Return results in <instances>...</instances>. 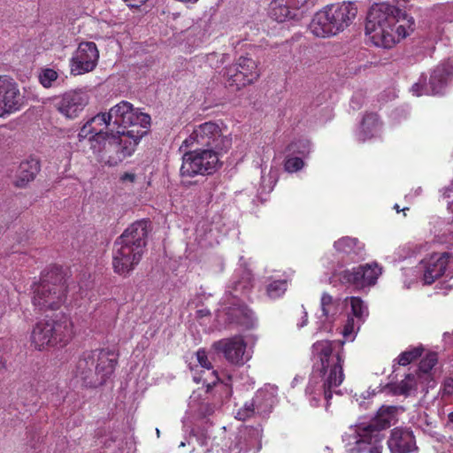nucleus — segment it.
Here are the masks:
<instances>
[{"mask_svg": "<svg viewBox=\"0 0 453 453\" xmlns=\"http://www.w3.org/2000/svg\"><path fill=\"white\" fill-rule=\"evenodd\" d=\"M345 340L317 341L311 346L312 372L305 393L312 406H317L321 397L328 403L332 392L344 380L343 365L345 341H353L356 336L354 318H348L342 332Z\"/></svg>", "mask_w": 453, "mask_h": 453, "instance_id": "nucleus-1", "label": "nucleus"}, {"mask_svg": "<svg viewBox=\"0 0 453 453\" xmlns=\"http://www.w3.org/2000/svg\"><path fill=\"white\" fill-rule=\"evenodd\" d=\"M414 19L395 5L380 3L369 9L365 35L372 42L383 49H391L401 39L413 32Z\"/></svg>", "mask_w": 453, "mask_h": 453, "instance_id": "nucleus-2", "label": "nucleus"}, {"mask_svg": "<svg viewBox=\"0 0 453 453\" xmlns=\"http://www.w3.org/2000/svg\"><path fill=\"white\" fill-rule=\"evenodd\" d=\"M150 227V220H137L115 240L112 266L116 273L127 276L140 263L147 244Z\"/></svg>", "mask_w": 453, "mask_h": 453, "instance_id": "nucleus-3", "label": "nucleus"}, {"mask_svg": "<svg viewBox=\"0 0 453 453\" xmlns=\"http://www.w3.org/2000/svg\"><path fill=\"white\" fill-rule=\"evenodd\" d=\"M116 365L117 356L110 349L85 351L77 362L75 376L86 387L96 388L113 373Z\"/></svg>", "mask_w": 453, "mask_h": 453, "instance_id": "nucleus-4", "label": "nucleus"}, {"mask_svg": "<svg viewBox=\"0 0 453 453\" xmlns=\"http://www.w3.org/2000/svg\"><path fill=\"white\" fill-rule=\"evenodd\" d=\"M357 14V6L354 2L327 5L313 16L310 30L318 37L335 35L348 27Z\"/></svg>", "mask_w": 453, "mask_h": 453, "instance_id": "nucleus-5", "label": "nucleus"}, {"mask_svg": "<svg viewBox=\"0 0 453 453\" xmlns=\"http://www.w3.org/2000/svg\"><path fill=\"white\" fill-rule=\"evenodd\" d=\"M397 412L395 406H382L368 422L357 425V449L360 453H381L383 436L380 432L396 422Z\"/></svg>", "mask_w": 453, "mask_h": 453, "instance_id": "nucleus-6", "label": "nucleus"}, {"mask_svg": "<svg viewBox=\"0 0 453 453\" xmlns=\"http://www.w3.org/2000/svg\"><path fill=\"white\" fill-rule=\"evenodd\" d=\"M54 268L42 277L34 290L33 304L40 311L58 310L65 302L67 293L76 288L66 282L58 267Z\"/></svg>", "mask_w": 453, "mask_h": 453, "instance_id": "nucleus-7", "label": "nucleus"}, {"mask_svg": "<svg viewBox=\"0 0 453 453\" xmlns=\"http://www.w3.org/2000/svg\"><path fill=\"white\" fill-rule=\"evenodd\" d=\"M145 130H116L99 142L100 149H91L105 165L115 166L133 154Z\"/></svg>", "mask_w": 453, "mask_h": 453, "instance_id": "nucleus-8", "label": "nucleus"}, {"mask_svg": "<svg viewBox=\"0 0 453 453\" xmlns=\"http://www.w3.org/2000/svg\"><path fill=\"white\" fill-rule=\"evenodd\" d=\"M73 322L66 316L38 321L31 333V342L41 350L49 346H65L73 338Z\"/></svg>", "mask_w": 453, "mask_h": 453, "instance_id": "nucleus-9", "label": "nucleus"}, {"mask_svg": "<svg viewBox=\"0 0 453 453\" xmlns=\"http://www.w3.org/2000/svg\"><path fill=\"white\" fill-rule=\"evenodd\" d=\"M231 145L232 139L223 135L219 125L210 121L195 127L190 135L183 141L181 148L196 146L199 149H211L219 154L227 151Z\"/></svg>", "mask_w": 453, "mask_h": 453, "instance_id": "nucleus-10", "label": "nucleus"}, {"mask_svg": "<svg viewBox=\"0 0 453 453\" xmlns=\"http://www.w3.org/2000/svg\"><path fill=\"white\" fill-rule=\"evenodd\" d=\"M108 121L116 130H145L150 125V116L140 112L134 109L133 104L127 101H121L112 106L108 111Z\"/></svg>", "mask_w": 453, "mask_h": 453, "instance_id": "nucleus-11", "label": "nucleus"}, {"mask_svg": "<svg viewBox=\"0 0 453 453\" xmlns=\"http://www.w3.org/2000/svg\"><path fill=\"white\" fill-rule=\"evenodd\" d=\"M219 154L211 149L195 148L182 157L180 174L182 177L211 175L219 168Z\"/></svg>", "mask_w": 453, "mask_h": 453, "instance_id": "nucleus-12", "label": "nucleus"}, {"mask_svg": "<svg viewBox=\"0 0 453 453\" xmlns=\"http://www.w3.org/2000/svg\"><path fill=\"white\" fill-rule=\"evenodd\" d=\"M226 85L234 89L253 83L259 77L255 60L248 57H240L234 64L225 68Z\"/></svg>", "mask_w": 453, "mask_h": 453, "instance_id": "nucleus-13", "label": "nucleus"}, {"mask_svg": "<svg viewBox=\"0 0 453 453\" xmlns=\"http://www.w3.org/2000/svg\"><path fill=\"white\" fill-rule=\"evenodd\" d=\"M107 119L108 112H101L88 119L78 133L79 141L82 142L88 139L90 149L99 150V142H104L105 137L114 133L111 121H108Z\"/></svg>", "mask_w": 453, "mask_h": 453, "instance_id": "nucleus-14", "label": "nucleus"}, {"mask_svg": "<svg viewBox=\"0 0 453 453\" xmlns=\"http://www.w3.org/2000/svg\"><path fill=\"white\" fill-rule=\"evenodd\" d=\"M382 268L377 263L360 265L340 273V280L357 288L373 286L381 274Z\"/></svg>", "mask_w": 453, "mask_h": 453, "instance_id": "nucleus-15", "label": "nucleus"}, {"mask_svg": "<svg viewBox=\"0 0 453 453\" xmlns=\"http://www.w3.org/2000/svg\"><path fill=\"white\" fill-rule=\"evenodd\" d=\"M99 59V50L93 42H81L71 58V73L81 75L93 71Z\"/></svg>", "mask_w": 453, "mask_h": 453, "instance_id": "nucleus-16", "label": "nucleus"}, {"mask_svg": "<svg viewBox=\"0 0 453 453\" xmlns=\"http://www.w3.org/2000/svg\"><path fill=\"white\" fill-rule=\"evenodd\" d=\"M88 95L82 89L69 90L55 99V107L66 119H76L88 105Z\"/></svg>", "mask_w": 453, "mask_h": 453, "instance_id": "nucleus-17", "label": "nucleus"}, {"mask_svg": "<svg viewBox=\"0 0 453 453\" xmlns=\"http://www.w3.org/2000/svg\"><path fill=\"white\" fill-rule=\"evenodd\" d=\"M212 348L233 365H242L250 358L246 354V342L239 335L217 341Z\"/></svg>", "mask_w": 453, "mask_h": 453, "instance_id": "nucleus-18", "label": "nucleus"}, {"mask_svg": "<svg viewBox=\"0 0 453 453\" xmlns=\"http://www.w3.org/2000/svg\"><path fill=\"white\" fill-rule=\"evenodd\" d=\"M0 103L3 116L19 111L23 104L18 84L7 75H1L0 78Z\"/></svg>", "mask_w": 453, "mask_h": 453, "instance_id": "nucleus-19", "label": "nucleus"}, {"mask_svg": "<svg viewBox=\"0 0 453 453\" xmlns=\"http://www.w3.org/2000/svg\"><path fill=\"white\" fill-rule=\"evenodd\" d=\"M261 429L245 427L238 432L226 453H256L261 447Z\"/></svg>", "mask_w": 453, "mask_h": 453, "instance_id": "nucleus-20", "label": "nucleus"}, {"mask_svg": "<svg viewBox=\"0 0 453 453\" xmlns=\"http://www.w3.org/2000/svg\"><path fill=\"white\" fill-rule=\"evenodd\" d=\"M449 257V253L442 252L434 253L429 257L422 259L421 265L424 271L422 280L425 285H431L444 274Z\"/></svg>", "mask_w": 453, "mask_h": 453, "instance_id": "nucleus-21", "label": "nucleus"}, {"mask_svg": "<svg viewBox=\"0 0 453 453\" xmlns=\"http://www.w3.org/2000/svg\"><path fill=\"white\" fill-rule=\"evenodd\" d=\"M41 170L38 158L28 157L23 159L17 166L12 175V183L15 187L23 188L32 182Z\"/></svg>", "mask_w": 453, "mask_h": 453, "instance_id": "nucleus-22", "label": "nucleus"}, {"mask_svg": "<svg viewBox=\"0 0 453 453\" xmlns=\"http://www.w3.org/2000/svg\"><path fill=\"white\" fill-rule=\"evenodd\" d=\"M388 446L391 453H411L417 449L413 433L409 429L399 427L391 431Z\"/></svg>", "mask_w": 453, "mask_h": 453, "instance_id": "nucleus-23", "label": "nucleus"}, {"mask_svg": "<svg viewBox=\"0 0 453 453\" xmlns=\"http://www.w3.org/2000/svg\"><path fill=\"white\" fill-rule=\"evenodd\" d=\"M251 273L246 269L236 272L228 286L227 293L236 300L248 296L253 288Z\"/></svg>", "mask_w": 453, "mask_h": 453, "instance_id": "nucleus-24", "label": "nucleus"}, {"mask_svg": "<svg viewBox=\"0 0 453 453\" xmlns=\"http://www.w3.org/2000/svg\"><path fill=\"white\" fill-rule=\"evenodd\" d=\"M226 320L230 324H236L245 328L254 326L256 318L251 310L246 305L234 303L226 311Z\"/></svg>", "mask_w": 453, "mask_h": 453, "instance_id": "nucleus-25", "label": "nucleus"}, {"mask_svg": "<svg viewBox=\"0 0 453 453\" xmlns=\"http://www.w3.org/2000/svg\"><path fill=\"white\" fill-rule=\"evenodd\" d=\"M453 66L449 63L437 65L432 72L429 79L430 92L433 95L441 93L452 74Z\"/></svg>", "mask_w": 453, "mask_h": 453, "instance_id": "nucleus-26", "label": "nucleus"}, {"mask_svg": "<svg viewBox=\"0 0 453 453\" xmlns=\"http://www.w3.org/2000/svg\"><path fill=\"white\" fill-rule=\"evenodd\" d=\"M334 249L349 257L350 260H357L364 256V245L357 239L345 236L334 243Z\"/></svg>", "mask_w": 453, "mask_h": 453, "instance_id": "nucleus-27", "label": "nucleus"}, {"mask_svg": "<svg viewBox=\"0 0 453 453\" xmlns=\"http://www.w3.org/2000/svg\"><path fill=\"white\" fill-rule=\"evenodd\" d=\"M380 130V122L376 113L366 114L361 122L357 137L360 142H365L366 140L374 137L378 134Z\"/></svg>", "mask_w": 453, "mask_h": 453, "instance_id": "nucleus-28", "label": "nucleus"}, {"mask_svg": "<svg viewBox=\"0 0 453 453\" xmlns=\"http://www.w3.org/2000/svg\"><path fill=\"white\" fill-rule=\"evenodd\" d=\"M297 9L290 6L285 0H273L270 7V17L279 22H286L295 18Z\"/></svg>", "mask_w": 453, "mask_h": 453, "instance_id": "nucleus-29", "label": "nucleus"}, {"mask_svg": "<svg viewBox=\"0 0 453 453\" xmlns=\"http://www.w3.org/2000/svg\"><path fill=\"white\" fill-rule=\"evenodd\" d=\"M252 400L257 409V415L265 417L271 413L275 403V395L265 388L258 390Z\"/></svg>", "mask_w": 453, "mask_h": 453, "instance_id": "nucleus-30", "label": "nucleus"}, {"mask_svg": "<svg viewBox=\"0 0 453 453\" xmlns=\"http://www.w3.org/2000/svg\"><path fill=\"white\" fill-rule=\"evenodd\" d=\"M288 287L287 280H273L266 285V295L270 299L281 297Z\"/></svg>", "mask_w": 453, "mask_h": 453, "instance_id": "nucleus-31", "label": "nucleus"}, {"mask_svg": "<svg viewBox=\"0 0 453 453\" xmlns=\"http://www.w3.org/2000/svg\"><path fill=\"white\" fill-rule=\"evenodd\" d=\"M311 142L307 139H298L292 142L287 147V151L291 155L305 157L311 152Z\"/></svg>", "mask_w": 453, "mask_h": 453, "instance_id": "nucleus-32", "label": "nucleus"}, {"mask_svg": "<svg viewBox=\"0 0 453 453\" xmlns=\"http://www.w3.org/2000/svg\"><path fill=\"white\" fill-rule=\"evenodd\" d=\"M196 360H197L199 365L203 369H204L203 371V372L205 373L207 372L208 373L213 375L216 380H218L219 378H218V375H217V372L215 370H213V367H212L211 362L208 359L207 352L205 351V349H199L196 351Z\"/></svg>", "mask_w": 453, "mask_h": 453, "instance_id": "nucleus-33", "label": "nucleus"}, {"mask_svg": "<svg viewBox=\"0 0 453 453\" xmlns=\"http://www.w3.org/2000/svg\"><path fill=\"white\" fill-rule=\"evenodd\" d=\"M350 305L352 313L356 318L362 319L368 316V308L360 297L352 296Z\"/></svg>", "mask_w": 453, "mask_h": 453, "instance_id": "nucleus-34", "label": "nucleus"}, {"mask_svg": "<svg viewBox=\"0 0 453 453\" xmlns=\"http://www.w3.org/2000/svg\"><path fill=\"white\" fill-rule=\"evenodd\" d=\"M423 349L420 347L413 348L410 350H406L402 352L397 358L398 365H407L411 363L413 360L417 359L422 355Z\"/></svg>", "mask_w": 453, "mask_h": 453, "instance_id": "nucleus-35", "label": "nucleus"}, {"mask_svg": "<svg viewBox=\"0 0 453 453\" xmlns=\"http://www.w3.org/2000/svg\"><path fill=\"white\" fill-rule=\"evenodd\" d=\"M58 73L51 68L42 69L39 75L40 83L44 88H50L53 86V83L58 80Z\"/></svg>", "mask_w": 453, "mask_h": 453, "instance_id": "nucleus-36", "label": "nucleus"}, {"mask_svg": "<svg viewBox=\"0 0 453 453\" xmlns=\"http://www.w3.org/2000/svg\"><path fill=\"white\" fill-rule=\"evenodd\" d=\"M415 377L412 374H407L405 379L401 380L395 388L394 393L396 395H409L413 388Z\"/></svg>", "mask_w": 453, "mask_h": 453, "instance_id": "nucleus-37", "label": "nucleus"}, {"mask_svg": "<svg viewBox=\"0 0 453 453\" xmlns=\"http://www.w3.org/2000/svg\"><path fill=\"white\" fill-rule=\"evenodd\" d=\"M304 165V163L301 157H289L288 156L284 162V169L288 173H296L301 170Z\"/></svg>", "mask_w": 453, "mask_h": 453, "instance_id": "nucleus-38", "label": "nucleus"}, {"mask_svg": "<svg viewBox=\"0 0 453 453\" xmlns=\"http://www.w3.org/2000/svg\"><path fill=\"white\" fill-rule=\"evenodd\" d=\"M257 414V409L255 408L253 400L245 403L242 408H241L236 413V418L240 420H246Z\"/></svg>", "mask_w": 453, "mask_h": 453, "instance_id": "nucleus-39", "label": "nucleus"}, {"mask_svg": "<svg viewBox=\"0 0 453 453\" xmlns=\"http://www.w3.org/2000/svg\"><path fill=\"white\" fill-rule=\"evenodd\" d=\"M437 354L428 353L419 363V370L424 372H429L437 364Z\"/></svg>", "mask_w": 453, "mask_h": 453, "instance_id": "nucleus-40", "label": "nucleus"}, {"mask_svg": "<svg viewBox=\"0 0 453 453\" xmlns=\"http://www.w3.org/2000/svg\"><path fill=\"white\" fill-rule=\"evenodd\" d=\"M426 77L425 75H421L418 81L414 83L411 88V91L414 96H419L423 94L428 93V88L426 84Z\"/></svg>", "mask_w": 453, "mask_h": 453, "instance_id": "nucleus-41", "label": "nucleus"}, {"mask_svg": "<svg viewBox=\"0 0 453 453\" xmlns=\"http://www.w3.org/2000/svg\"><path fill=\"white\" fill-rule=\"evenodd\" d=\"M320 305L322 315L326 318L329 317L332 312V307L334 306L333 297L327 293H323L320 300Z\"/></svg>", "mask_w": 453, "mask_h": 453, "instance_id": "nucleus-42", "label": "nucleus"}, {"mask_svg": "<svg viewBox=\"0 0 453 453\" xmlns=\"http://www.w3.org/2000/svg\"><path fill=\"white\" fill-rule=\"evenodd\" d=\"M195 440L197 444L201 447L206 446L208 443L209 436L204 433H197L193 432V434L190 436V441Z\"/></svg>", "mask_w": 453, "mask_h": 453, "instance_id": "nucleus-43", "label": "nucleus"}, {"mask_svg": "<svg viewBox=\"0 0 453 453\" xmlns=\"http://www.w3.org/2000/svg\"><path fill=\"white\" fill-rule=\"evenodd\" d=\"M309 1L310 0H285V3H288L290 6H294V8L298 10L304 4H308Z\"/></svg>", "mask_w": 453, "mask_h": 453, "instance_id": "nucleus-44", "label": "nucleus"}, {"mask_svg": "<svg viewBox=\"0 0 453 453\" xmlns=\"http://www.w3.org/2000/svg\"><path fill=\"white\" fill-rule=\"evenodd\" d=\"M127 4L133 8H138L142 5L147 0H123Z\"/></svg>", "mask_w": 453, "mask_h": 453, "instance_id": "nucleus-45", "label": "nucleus"}, {"mask_svg": "<svg viewBox=\"0 0 453 453\" xmlns=\"http://www.w3.org/2000/svg\"><path fill=\"white\" fill-rule=\"evenodd\" d=\"M444 388L445 390L448 391V393H450L453 389V379L448 378L444 380Z\"/></svg>", "mask_w": 453, "mask_h": 453, "instance_id": "nucleus-46", "label": "nucleus"}, {"mask_svg": "<svg viewBox=\"0 0 453 453\" xmlns=\"http://www.w3.org/2000/svg\"><path fill=\"white\" fill-rule=\"evenodd\" d=\"M121 180H128L130 182H134V180H135V175L134 173H124L122 175Z\"/></svg>", "mask_w": 453, "mask_h": 453, "instance_id": "nucleus-47", "label": "nucleus"}, {"mask_svg": "<svg viewBox=\"0 0 453 453\" xmlns=\"http://www.w3.org/2000/svg\"><path fill=\"white\" fill-rule=\"evenodd\" d=\"M453 190L452 187H446L442 189V196L444 198H449L450 197V192Z\"/></svg>", "mask_w": 453, "mask_h": 453, "instance_id": "nucleus-48", "label": "nucleus"}, {"mask_svg": "<svg viewBox=\"0 0 453 453\" xmlns=\"http://www.w3.org/2000/svg\"><path fill=\"white\" fill-rule=\"evenodd\" d=\"M453 190L452 187H446L442 189V196L444 198H449L450 197V192Z\"/></svg>", "mask_w": 453, "mask_h": 453, "instance_id": "nucleus-49", "label": "nucleus"}, {"mask_svg": "<svg viewBox=\"0 0 453 453\" xmlns=\"http://www.w3.org/2000/svg\"><path fill=\"white\" fill-rule=\"evenodd\" d=\"M303 314L304 315L303 317L302 323L299 325L300 327H303V326H304L307 324V312L304 311Z\"/></svg>", "mask_w": 453, "mask_h": 453, "instance_id": "nucleus-50", "label": "nucleus"}, {"mask_svg": "<svg viewBox=\"0 0 453 453\" xmlns=\"http://www.w3.org/2000/svg\"><path fill=\"white\" fill-rule=\"evenodd\" d=\"M194 380L196 383H199L200 381H203V383H205L207 381V379L206 378H203L202 376H200V377L194 376Z\"/></svg>", "mask_w": 453, "mask_h": 453, "instance_id": "nucleus-51", "label": "nucleus"}, {"mask_svg": "<svg viewBox=\"0 0 453 453\" xmlns=\"http://www.w3.org/2000/svg\"><path fill=\"white\" fill-rule=\"evenodd\" d=\"M18 256H19V257H18L19 260H21V259L25 260L27 257V255L25 253H19Z\"/></svg>", "mask_w": 453, "mask_h": 453, "instance_id": "nucleus-52", "label": "nucleus"}, {"mask_svg": "<svg viewBox=\"0 0 453 453\" xmlns=\"http://www.w3.org/2000/svg\"><path fill=\"white\" fill-rule=\"evenodd\" d=\"M198 312L201 314V316L209 314V311L204 310H200Z\"/></svg>", "mask_w": 453, "mask_h": 453, "instance_id": "nucleus-53", "label": "nucleus"}, {"mask_svg": "<svg viewBox=\"0 0 453 453\" xmlns=\"http://www.w3.org/2000/svg\"><path fill=\"white\" fill-rule=\"evenodd\" d=\"M449 421L453 423V411L448 415Z\"/></svg>", "mask_w": 453, "mask_h": 453, "instance_id": "nucleus-54", "label": "nucleus"}, {"mask_svg": "<svg viewBox=\"0 0 453 453\" xmlns=\"http://www.w3.org/2000/svg\"><path fill=\"white\" fill-rule=\"evenodd\" d=\"M394 209H395L397 212H399V211H400V207H399V205H398L397 203H396V204H395Z\"/></svg>", "mask_w": 453, "mask_h": 453, "instance_id": "nucleus-55", "label": "nucleus"}, {"mask_svg": "<svg viewBox=\"0 0 453 453\" xmlns=\"http://www.w3.org/2000/svg\"><path fill=\"white\" fill-rule=\"evenodd\" d=\"M421 191V188H418L417 190H416V194L418 195Z\"/></svg>", "mask_w": 453, "mask_h": 453, "instance_id": "nucleus-56", "label": "nucleus"}, {"mask_svg": "<svg viewBox=\"0 0 453 453\" xmlns=\"http://www.w3.org/2000/svg\"><path fill=\"white\" fill-rule=\"evenodd\" d=\"M4 367V364L2 362V360L0 359V369Z\"/></svg>", "mask_w": 453, "mask_h": 453, "instance_id": "nucleus-57", "label": "nucleus"}, {"mask_svg": "<svg viewBox=\"0 0 453 453\" xmlns=\"http://www.w3.org/2000/svg\"><path fill=\"white\" fill-rule=\"evenodd\" d=\"M185 442L184 441H181L180 444V447H184L185 446Z\"/></svg>", "mask_w": 453, "mask_h": 453, "instance_id": "nucleus-58", "label": "nucleus"}, {"mask_svg": "<svg viewBox=\"0 0 453 453\" xmlns=\"http://www.w3.org/2000/svg\"><path fill=\"white\" fill-rule=\"evenodd\" d=\"M408 210H409V208H408V207H405V208H403L402 211H408Z\"/></svg>", "mask_w": 453, "mask_h": 453, "instance_id": "nucleus-59", "label": "nucleus"}]
</instances>
